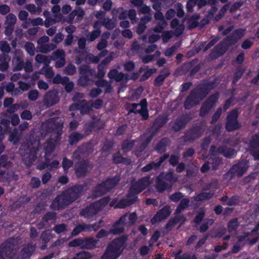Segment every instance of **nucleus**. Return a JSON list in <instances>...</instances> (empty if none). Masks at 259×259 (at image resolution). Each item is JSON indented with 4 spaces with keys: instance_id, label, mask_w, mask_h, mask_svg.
Listing matches in <instances>:
<instances>
[{
    "instance_id": "obj_35",
    "label": "nucleus",
    "mask_w": 259,
    "mask_h": 259,
    "mask_svg": "<svg viewBox=\"0 0 259 259\" xmlns=\"http://www.w3.org/2000/svg\"><path fill=\"white\" fill-rule=\"evenodd\" d=\"M82 249H92L96 247L98 240L93 237H86L83 238Z\"/></svg>"
},
{
    "instance_id": "obj_19",
    "label": "nucleus",
    "mask_w": 259,
    "mask_h": 259,
    "mask_svg": "<svg viewBox=\"0 0 259 259\" xmlns=\"http://www.w3.org/2000/svg\"><path fill=\"white\" fill-rule=\"evenodd\" d=\"M57 213L54 211H48L41 218L40 221L37 223L36 227L38 230L48 228L50 227L49 222H54L56 220Z\"/></svg>"
},
{
    "instance_id": "obj_12",
    "label": "nucleus",
    "mask_w": 259,
    "mask_h": 259,
    "mask_svg": "<svg viewBox=\"0 0 259 259\" xmlns=\"http://www.w3.org/2000/svg\"><path fill=\"white\" fill-rule=\"evenodd\" d=\"M203 134L202 127L200 125H193L184 133L182 139L185 142H193L199 138Z\"/></svg>"
},
{
    "instance_id": "obj_3",
    "label": "nucleus",
    "mask_w": 259,
    "mask_h": 259,
    "mask_svg": "<svg viewBox=\"0 0 259 259\" xmlns=\"http://www.w3.org/2000/svg\"><path fill=\"white\" fill-rule=\"evenodd\" d=\"M164 179L175 183L178 181V178L173 171H168L165 174L163 172H160L155 179V188L159 193H163L166 189L171 188V186L165 182Z\"/></svg>"
},
{
    "instance_id": "obj_11",
    "label": "nucleus",
    "mask_w": 259,
    "mask_h": 259,
    "mask_svg": "<svg viewBox=\"0 0 259 259\" xmlns=\"http://www.w3.org/2000/svg\"><path fill=\"white\" fill-rule=\"evenodd\" d=\"M219 97L220 93L219 92H216L210 95L202 103L200 109V115L205 116L207 115L218 102Z\"/></svg>"
},
{
    "instance_id": "obj_53",
    "label": "nucleus",
    "mask_w": 259,
    "mask_h": 259,
    "mask_svg": "<svg viewBox=\"0 0 259 259\" xmlns=\"http://www.w3.org/2000/svg\"><path fill=\"white\" fill-rule=\"evenodd\" d=\"M40 238L41 243H48L52 238V234L49 230L42 231L40 234Z\"/></svg>"
},
{
    "instance_id": "obj_39",
    "label": "nucleus",
    "mask_w": 259,
    "mask_h": 259,
    "mask_svg": "<svg viewBox=\"0 0 259 259\" xmlns=\"http://www.w3.org/2000/svg\"><path fill=\"white\" fill-rule=\"evenodd\" d=\"M213 195V192H200L194 197V200L196 202L208 200L212 198Z\"/></svg>"
},
{
    "instance_id": "obj_28",
    "label": "nucleus",
    "mask_w": 259,
    "mask_h": 259,
    "mask_svg": "<svg viewBox=\"0 0 259 259\" xmlns=\"http://www.w3.org/2000/svg\"><path fill=\"white\" fill-rule=\"evenodd\" d=\"M183 220V222L181 223V225L184 224V222L186 221V218L183 214H175V216L170 219L167 222L166 224L165 228L170 231L171 229L177 224L180 221Z\"/></svg>"
},
{
    "instance_id": "obj_20",
    "label": "nucleus",
    "mask_w": 259,
    "mask_h": 259,
    "mask_svg": "<svg viewBox=\"0 0 259 259\" xmlns=\"http://www.w3.org/2000/svg\"><path fill=\"white\" fill-rule=\"evenodd\" d=\"M250 154L255 159L259 160V134L253 135L249 143Z\"/></svg>"
},
{
    "instance_id": "obj_55",
    "label": "nucleus",
    "mask_w": 259,
    "mask_h": 259,
    "mask_svg": "<svg viewBox=\"0 0 259 259\" xmlns=\"http://www.w3.org/2000/svg\"><path fill=\"white\" fill-rule=\"evenodd\" d=\"M9 67L7 57L6 55L0 56V70L4 72L7 70Z\"/></svg>"
},
{
    "instance_id": "obj_6",
    "label": "nucleus",
    "mask_w": 259,
    "mask_h": 259,
    "mask_svg": "<svg viewBox=\"0 0 259 259\" xmlns=\"http://www.w3.org/2000/svg\"><path fill=\"white\" fill-rule=\"evenodd\" d=\"M38 149L32 145L22 146L20 149L24 163L28 165H31L37 158Z\"/></svg>"
},
{
    "instance_id": "obj_14",
    "label": "nucleus",
    "mask_w": 259,
    "mask_h": 259,
    "mask_svg": "<svg viewBox=\"0 0 259 259\" xmlns=\"http://www.w3.org/2000/svg\"><path fill=\"white\" fill-rule=\"evenodd\" d=\"M87 184H76L64 190L72 203L78 199L81 195L84 190L87 189Z\"/></svg>"
},
{
    "instance_id": "obj_44",
    "label": "nucleus",
    "mask_w": 259,
    "mask_h": 259,
    "mask_svg": "<svg viewBox=\"0 0 259 259\" xmlns=\"http://www.w3.org/2000/svg\"><path fill=\"white\" fill-rule=\"evenodd\" d=\"M92 108L91 104H90L86 100L80 101V111L81 113H88L91 110Z\"/></svg>"
},
{
    "instance_id": "obj_41",
    "label": "nucleus",
    "mask_w": 259,
    "mask_h": 259,
    "mask_svg": "<svg viewBox=\"0 0 259 259\" xmlns=\"http://www.w3.org/2000/svg\"><path fill=\"white\" fill-rule=\"evenodd\" d=\"M199 18L200 15L199 14H194L190 17L188 20L189 29H193L199 26V23L197 21Z\"/></svg>"
},
{
    "instance_id": "obj_23",
    "label": "nucleus",
    "mask_w": 259,
    "mask_h": 259,
    "mask_svg": "<svg viewBox=\"0 0 259 259\" xmlns=\"http://www.w3.org/2000/svg\"><path fill=\"white\" fill-rule=\"evenodd\" d=\"M169 154L165 153L163 156H160L159 158L158 161L155 162L153 161H151L149 163L143 167L141 168V171L143 172H149L152 169L157 170L159 168L162 163L168 158Z\"/></svg>"
},
{
    "instance_id": "obj_10",
    "label": "nucleus",
    "mask_w": 259,
    "mask_h": 259,
    "mask_svg": "<svg viewBox=\"0 0 259 259\" xmlns=\"http://www.w3.org/2000/svg\"><path fill=\"white\" fill-rule=\"evenodd\" d=\"M149 180V177H144L133 183L127 194V197H131L132 195L135 196V195L140 193L149 186L150 184Z\"/></svg>"
},
{
    "instance_id": "obj_7",
    "label": "nucleus",
    "mask_w": 259,
    "mask_h": 259,
    "mask_svg": "<svg viewBox=\"0 0 259 259\" xmlns=\"http://www.w3.org/2000/svg\"><path fill=\"white\" fill-rule=\"evenodd\" d=\"M248 167L246 161H241L233 164L228 171L225 174V179L231 180L235 177H241L247 171Z\"/></svg>"
},
{
    "instance_id": "obj_5",
    "label": "nucleus",
    "mask_w": 259,
    "mask_h": 259,
    "mask_svg": "<svg viewBox=\"0 0 259 259\" xmlns=\"http://www.w3.org/2000/svg\"><path fill=\"white\" fill-rule=\"evenodd\" d=\"M79 76L78 84L82 87H86L91 84L92 78L95 77V70L92 69L90 65L83 64L79 68Z\"/></svg>"
},
{
    "instance_id": "obj_4",
    "label": "nucleus",
    "mask_w": 259,
    "mask_h": 259,
    "mask_svg": "<svg viewBox=\"0 0 259 259\" xmlns=\"http://www.w3.org/2000/svg\"><path fill=\"white\" fill-rule=\"evenodd\" d=\"M215 84V80L213 81L203 80L190 93L194 96L195 98L197 99L200 102L207 96L210 91L214 88Z\"/></svg>"
},
{
    "instance_id": "obj_48",
    "label": "nucleus",
    "mask_w": 259,
    "mask_h": 259,
    "mask_svg": "<svg viewBox=\"0 0 259 259\" xmlns=\"http://www.w3.org/2000/svg\"><path fill=\"white\" fill-rule=\"evenodd\" d=\"M102 25L104 26L105 28L109 30H112L116 25V21L115 20H112L109 18H105L102 21Z\"/></svg>"
},
{
    "instance_id": "obj_24",
    "label": "nucleus",
    "mask_w": 259,
    "mask_h": 259,
    "mask_svg": "<svg viewBox=\"0 0 259 259\" xmlns=\"http://www.w3.org/2000/svg\"><path fill=\"white\" fill-rule=\"evenodd\" d=\"M168 120V118L167 116L159 115L155 119L152 125L149 128V129L157 134L160 128L167 122Z\"/></svg>"
},
{
    "instance_id": "obj_43",
    "label": "nucleus",
    "mask_w": 259,
    "mask_h": 259,
    "mask_svg": "<svg viewBox=\"0 0 259 259\" xmlns=\"http://www.w3.org/2000/svg\"><path fill=\"white\" fill-rule=\"evenodd\" d=\"M239 226L237 218H234L230 220L227 225L228 231L229 233L236 232Z\"/></svg>"
},
{
    "instance_id": "obj_56",
    "label": "nucleus",
    "mask_w": 259,
    "mask_h": 259,
    "mask_svg": "<svg viewBox=\"0 0 259 259\" xmlns=\"http://www.w3.org/2000/svg\"><path fill=\"white\" fill-rule=\"evenodd\" d=\"M83 242V238H78L70 241L68 246L71 247H80L82 249Z\"/></svg>"
},
{
    "instance_id": "obj_9",
    "label": "nucleus",
    "mask_w": 259,
    "mask_h": 259,
    "mask_svg": "<svg viewBox=\"0 0 259 259\" xmlns=\"http://www.w3.org/2000/svg\"><path fill=\"white\" fill-rule=\"evenodd\" d=\"M13 238H9L0 246V259L12 258L15 255Z\"/></svg>"
},
{
    "instance_id": "obj_47",
    "label": "nucleus",
    "mask_w": 259,
    "mask_h": 259,
    "mask_svg": "<svg viewBox=\"0 0 259 259\" xmlns=\"http://www.w3.org/2000/svg\"><path fill=\"white\" fill-rule=\"evenodd\" d=\"M56 146L55 142L52 141L51 139L47 143V145L44 147V151L46 156H50V154L54 151Z\"/></svg>"
},
{
    "instance_id": "obj_36",
    "label": "nucleus",
    "mask_w": 259,
    "mask_h": 259,
    "mask_svg": "<svg viewBox=\"0 0 259 259\" xmlns=\"http://www.w3.org/2000/svg\"><path fill=\"white\" fill-rule=\"evenodd\" d=\"M170 142V140L167 138H162L156 144L155 150L158 153L164 152L166 150V147Z\"/></svg>"
},
{
    "instance_id": "obj_30",
    "label": "nucleus",
    "mask_w": 259,
    "mask_h": 259,
    "mask_svg": "<svg viewBox=\"0 0 259 259\" xmlns=\"http://www.w3.org/2000/svg\"><path fill=\"white\" fill-rule=\"evenodd\" d=\"M36 249V244L28 243L21 250V255L23 258H29Z\"/></svg>"
},
{
    "instance_id": "obj_51",
    "label": "nucleus",
    "mask_w": 259,
    "mask_h": 259,
    "mask_svg": "<svg viewBox=\"0 0 259 259\" xmlns=\"http://www.w3.org/2000/svg\"><path fill=\"white\" fill-rule=\"evenodd\" d=\"M110 200V197L107 196L94 202L99 210L101 211L109 202Z\"/></svg>"
},
{
    "instance_id": "obj_21",
    "label": "nucleus",
    "mask_w": 259,
    "mask_h": 259,
    "mask_svg": "<svg viewBox=\"0 0 259 259\" xmlns=\"http://www.w3.org/2000/svg\"><path fill=\"white\" fill-rule=\"evenodd\" d=\"M59 100L58 93L56 90L48 91L44 97V104L47 107H50L57 104Z\"/></svg>"
},
{
    "instance_id": "obj_46",
    "label": "nucleus",
    "mask_w": 259,
    "mask_h": 259,
    "mask_svg": "<svg viewBox=\"0 0 259 259\" xmlns=\"http://www.w3.org/2000/svg\"><path fill=\"white\" fill-rule=\"evenodd\" d=\"M56 46L53 44H46L40 45L39 47V52L43 54H47L55 50Z\"/></svg>"
},
{
    "instance_id": "obj_34",
    "label": "nucleus",
    "mask_w": 259,
    "mask_h": 259,
    "mask_svg": "<svg viewBox=\"0 0 259 259\" xmlns=\"http://www.w3.org/2000/svg\"><path fill=\"white\" fill-rule=\"evenodd\" d=\"M218 153L223 154L226 158H233L236 154L235 150L228 148L226 145L220 146L218 148Z\"/></svg>"
},
{
    "instance_id": "obj_18",
    "label": "nucleus",
    "mask_w": 259,
    "mask_h": 259,
    "mask_svg": "<svg viewBox=\"0 0 259 259\" xmlns=\"http://www.w3.org/2000/svg\"><path fill=\"white\" fill-rule=\"evenodd\" d=\"M171 213L170 207L165 205L159 210L151 219V223L154 225L167 218Z\"/></svg>"
},
{
    "instance_id": "obj_45",
    "label": "nucleus",
    "mask_w": 259,
    "mask_h": 259,
    "mask_svg": "<svg viewBox=\"0 0 259 259\" xmlns=\"http://www.w3.org/2000/svg\"><path fill=\"white\" fill-rule=\"evenodd\" d=\"M124 231V226L116 222L113 225L112 229L110 230V233L114 235H119L122 233Z\"/></svg>"
},
{
    "instance_id": "obj_50",
    "label": "nucleus",
    "mask_w": 259,
    "mask_h": 259,
    "mask_svg": "<svg viewBox=\"0 0 259 259\" xmlns=\"http://www.w3.org/2000/svg\"><path fill=\"white\" fill-rule=\"evenodd\" d=\"M86 224L82 223L77 225L72 231L71 235L76 236L81 232H87Z\"/></svg>"
},
{
    "instance_id": "obj_49",
    "label": "nucleus",
    "mask_w": 259,
    "mask_h": 259,
    "mask_svg": "<svg viewBox=\"0 0 259 259\" xmlns=\"http://www.w3.org/2000/svg\"><path fill=\"white\" fill-rule=\"evenodd\" d=\"M112 13L113 15L119 14L118 18L120 20H125L127 17V12L126 10L124 11L122 7L114 9L112 11Z\"/></svg>"
},
{
    "instance_id": "obj_13",
    "label": "nucleus",
    "mask_w": 259,
    "mask_h": 259,
    "mask_svg": "<svg viewBox=\"0 0 259 259\" xmlns=\"http://www.w3.org/2000/svg\"><path fill=\"white\" fill-rule=\"evenodd\" d=\"M71 203V201L64 191L52 201L50 207L53 210H59L65 208Z\"/></svg>"
},
{
    "instance_id": "obj_61",
    "label": "nucleus",
    "mask_w": 259,
    "mask_h": 259,
    "mask_svg": "<svg viewBox=\"0 0 259 259\" xmlns=\"http://www.w3.org/2000/svg\"><path fill=\"white\" fill-rule=\"evenodd\" d=\"M222 113V108L221 107H219L217 109V111L214 113L211 117V119L210 121V124H215L217 121L220 118L221 114Z\"/></svg>"
},
{
    "instance_id": "obj_17",
    "label": "nucleus",
    "mask_w": 259,
    "mask_h": 259,
    "mask_svg": "<svg viewBox=\"0 0 259 259\" xmlns=\"http://www.w3.org/2000/svg\"><path fill=\"white\" fill-rule=\"evenodd\" d=\"M192 116L190 114L186 113L182 115L180 117L177 118L171 126V130L175 132H178L185 128L187 124L191 120Z\"/></svg>"
},
{
    "instance_id": "obj_37",
    "label": "nucleus",
    "mask_w": 259,
    "mask_h": 259,
    "mask_svg": "<svg viewBox=\"0 0 259 259\" xmlns=\"http://www.w3.org/2000/svg\"><path fill=\"white\" fill-rule=\"evenodd\" d=\"M13 63L15 64V70H21L23 68L24 65L23 55L20 54L14 57L13 58Z\"/></svg>"
},
{
    "instance_id": "obj_62",
    "label": "nucleus",
    "mask_w": 259,
    "mask_h": 259,
    "mask_svg": "<svg viewBox=\"0 0 259 259\" xmlns=\"http://www.w3.org/2000/svg\"><path fill=\"white\" fill-rule=\"evenodd\" d=\"M73 164V161L66 157L63 159L62 162V167L65 171H67L72 166Z\"/></svg>"
},
{
    "instance_id": "obj_64",
    "label": "nucleus",
    "mask_w": 259,
    "mask_h": 259,
    "mask_svg": "<svg viewBox=\"0 0 259 259\" xmlns=\"http://www.w3.org/2000/svg\"><path fill=\"white\" fill-rule=\"evenodd\" d=\"M92 256L91 254L86 251H81L77 253L73 259H91Z\"/></svg>"
},
{
    "instance_id": "obj_52",
    "label": "nucleus",
    "mask_w": 259,
    "mask_h": 259,
    "mask_svg": "<svg viewBox=\"0 0 259 259\" xmlns=\"http://www.w3.org/2000/svg\"><path fill=\"white\" fill-rule=\"evenodd\" d=\"M244 71V70L241 67L237 68L233 75L232 84H235L238 81L242 76Z\"/></svg>"
},
{
    "instance_id": "obj_57",
    "label": "nucleus",
    "mask_w": 259,
    "mask_h": 259,
    "mask_svg": "<svg viewBox=\"0 0 259 259\" xmlns=\"http://www.w3.org/2000/svg\"><path fill=\"white\" fill-rule=\"evenodd\" d=\"M27 53L30 56H33L35 54V47L34 44L30 41L26 42L24 46Z\"/></svg>"
},
{
    "instance_id": "obj_60",
    "label": "nucleus",
    "mask_w": 259,
    "mask_h": 259,
    "mask_svg": "<svg viewBox=\"0 0 259 259\" xmlns=\"http://www.w3.org/2000/svg\"><path fill=\"white\" fill-rule=\"evenodd\" d=\"M16 21H17L16 16L12 13H10L6 17L5 24H6V25L14 26V25L16 22Z\"/></svg>"
},
{
    "instance_id": "obj_26",
    "label": "nucleus",
    "mask_w": 259,
    "mask_h": 259,
    "mask_svg": "<svg viewBox=\"0 0 259 259\" xmlns=\"http://www.w3.org/2000/svg\"><path fill=\"white\" fill-rule=\"evenodd\" d=\"M198 62V59H194L191 61L184 63L181 66L178 67L176 70L175 73L178 75H185L190 72L191 69Z\"/></svg>"
},
{
    "instance_id": "obj_54",
    "label": "nucleus",
    "mask_w": 259,
    "mask_h": 259,
    "mask_svg": "<svg viewBox=\"0 0 259 259\" xmlns=\"http://www.w3.org/2000/svg\"><path fill=\"white\" fill-rule=\"evenodd\" d=\"M65 56V53L63 49H58L52 53L51 58L52 60L56 61Z\"/></svg>"
},
{
    "instance_id": "obj_2",
    "label": "nucleus",
    "mask_w": 259,
    "mask_h": 259,
    "mask_svg": "<svg viewBox=\"0 0 259 259\" xmlns=\"http://www.w3.org/2000/svg\"><path fill=\"white\" fill-rule=\"evenodd\" d=\"M120 176H115L108 178L102 183L97 185L92 191V196L94 198L101 197L111 190L119 183Z\"/></svg>"
},
{
    "instance_id": "obj_15",
    "label": "nucleus",
    "mask_w": 259,
    "mask_h": 259,
    "mask_svg": "<svg viewBox=\"0 0 259 259\" xmlns=\"http://www.w3.org/2000/svg\"><path fill=\"white\" fill-rule=\"evenodd\" d=\"M93 167V165L88 159H83L77 162L74 165V171L76 177L80 178L85 177L89 169Z\"/></svg>"
},
{
    "instance_id": "obj_8",
    "label": "nucleus",
    "mask_w": 259,
    "mask_h": 259,
    "mask_svg": "<svg viewBox=\"0 0 259 259\" xmlns=\"http://www.w3.org/2000/svg\"><path fill=\"white\" fill-rule=\"evenodd\" d=\"M238 109L236 108L229 112L225 124V128L227 131L231 132L240 128L241 125L238 120Z\"/></svg>"
},
{
    "instance_id": "obj_27",
    "label": "nucleus",
    "mask_w": 259,
    "mask_h": 259,
    "mask_svg": "<svg viewBox=\"0 0 259 259\" xmlns=\"http://www.w3.org/2000/svg\"><path fill=\"white\" fill-rule=\"evenodd\" d=\"M131 198H122L118 201L117 204L115 206V208H124L134 204L138 201V198L136 196H131Z\"/></svg>"
},
{
    "instance_id": "obj_31",
    "label": "nucleus",
    "mask_w": 259,
    "mask_h": 259,
    "mask_svg": "<svg viewBox=\"0 0 259 259\" xmlns=\"http://www.w3.org/2000/svg\"><path fill=\"white\" fill-rule=\"evenodd\" d=\"M199 100L195 98L194 96L190 93L184 102V107L185 109L190 110L195 106L199 104Z\"/></svg>"
},
{
    "instance_id": "obj_38",
    "label": "nucleus",
    "mask_w": 259,
    "mask_h": 259,
    "mask_svg": "<svg viewBox=\"0 0 259 259\" xmlns=\"http://www.w3.org/2000/svg\"><path fill=\"white\" fill-rule=\"evenodd\" d=\"M189 203L190 200L188 198H183L180 200V203L175 210V214H180L183 212L185 209L189 207Z\"/></svg>"
},
{
    "instance_id": "obj_25",
    "label": "nucleus",
    "mask_w": 259,
    "mask_h": 259,
    "mask_svg": "<svg viewBox=\"0 0 259 259\" xmlns=\"http://www.w3.org/2000/svg\"><path fill=\"white\" fill-rule=\"evenodd\" d=\"M100 211L94 202L92 203L80 212V215L85 219H90L96 215Z\"/></svg>"
},
{
    "instance_id": "obj_16",
    "label": "nucleus",
    "mask_w": 259,
    "mask_h": 259,
    "mask_svg": "<svg viewBox=\"0 0 259 259\" xmlns=\"http://www.w3.org/2000/svg\"><path fill=\"white\" fill-rule=\"evenodd\" d=\"M245 31L246 29L244 28L236 29L230 35L224 38V41L227 47L235 45L244 36Z\"/></svg>"
},
{
    "instance_id": "obj_59",
    "label": "nucleus",
    "mask_w": 259,
    "mask_h": 259,
    "mask_svg": "<svg viewBox=\"0 0 259 259\" xmlns=\"http://www.w3.org/2000/svg\"><path fill=\"white\" fill-rule=\"evenodd\" d=\"M101 33V30H94L87 35V39L89 41H93L100 35Z\"/></svg>"
},
{
    "instance_id": "obj_33",
    "label": "nucleus",
    "mask_w": 259,
    "mask_h": 259,
    "mask_svg": "<svg viewBox=\"0 0 259 259\" xmlns=\"http://www.w3.org/2000/svg\"><path fill=\"white\" fill-rule=\"evenodd\" d=\"M160 74L158 75L154 79V85L155 87L161 86L165 79L170 75L169 70L166 68L163 69Z\"/></svg>"
},
{
    "instance_id": "obj_32",
    "label": "nucleus",
    "mask_w": 259,
    "mask_h": 259,
    "mask_svg": "<svg viewBox=\"0 0 259 259\" xmlns=\"http://www.w3.org/2000/svg\"><path fill=\"white\" fill-rule=\"evenodd\" d=\"M95 84L97 87L98 88H105V93H111L113 90V88L111 84L107 80L101 78L98 79L95 82Z\"/></svg>"
},
{
    "instance_id": "obj_1",
    "label": "nucleus",
    "mask_w": 259,
    "mask_h": 259,
    "mask_svg": "<svg viewBox=\"0 0 259 259\" xmlns=\"http://www.w3.org/2000/svg\"><path fill=\"white\" fill-rule=\"evenodd\" d=\"M127 237L122 236L113 239L107 246L101 259H117L121 254Z\"/></svg>"
},
{
    "instance_id": "obj_22",
    "label": "nucleus",
    "mask_w": 259,
    "mask_h": 259,
    "mask_svg": "<svg viewBox=\"0 0 259 259\" xmlns=\"http://www.w3.org/2000/svg\"><path fill=\"white\" fill-rule=\"evenodd\" d=\"M229 47L226 46L224 40L219 42L211 51L209 55L210 58L213 60L223 56Z\"/></svg>"
},
{
    "instance_id": "obj_29",
    "label": "nucleus",
    "mask_w": 259,
    "mask_h": 259,
    "mask_svg": "<svg viewBox=\"0 0 259 259\" xmlns=\"http://www.w3.org/2000/svg\"><path fill=\"white\" fill-rule=\"evenodd\" d=\"M112 162L115 164L122 163L126 165H128L131 164V160L128 158L123 157L120 152L118 151L113 154Z\"/></svg>"
},
{
    "instance_id": "obj_58",
    "label": "nucleus",
    "mask_w": 259,
    "mask_h": 259,
    "mask_svg": "<svg viewBox=\"0 0 259 259\" xmlns=\"http://www.w3.org/2000/svg\"><path fill=\"white\" fill-rule=\"evenodd\" d=\"M76 69L75 66L72 63H69L64 69V73L68 75H73L75 73Z\"/></svg>"
},
{
    "instance_id": "obj_63",
    "label": "nucleus",
    "mask_w": 259,
    "mask_h": 259,
    "mask_svg": "<svg viewBox=\"0 0 259 259\" xmlns=\"http://www.w3.org/2000/svg\"><path fill=\"white\" fill-rule=\"evenodd\" d=\"M184 197V195L182 192H176L169 196V199L174 202H178L181 200Z\"/></svg>"
},
{
    "instance_id": "obj_42",
    "label": "nucleus",
    "mask_w": 259,
    "mask_h": 259,
    "mask_svg": "<svg viewBox=\"0 0 259 259\" xmlns=\"http://www.w3.org/2000/svg\"><path fill=\"white\" fill-rule=\"evenodd\" d=\"M135 140H125L121 144V149L124 153L130 151L135 145Z\"/></svg>"
},
{
    "instance_id": "obj_40",
    "label": "nucleus",
    "mask_w": 259,
    "mask_h": 259,
    "mask_svg": "<svg viewBox=\"0 0 259 259\" xmlns=\"http://www.w3.org/2000/svg\"><path fill=\"white\" fill-rule=\"evenodd\" d=\"M83 138V135L78 132L72 133L69 136L68 141L70 145H73Z\"/></svg>"
}]
</instances>
